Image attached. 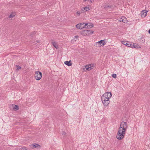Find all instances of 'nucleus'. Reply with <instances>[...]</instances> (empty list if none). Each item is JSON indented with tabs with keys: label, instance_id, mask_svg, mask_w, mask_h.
<instances>
[{
	"label": "nucleus",
	"instance_id": "obj_13",
	"mask_svg": "<svg viewBox=\"0 0 150 150\" xmlns=\"http://www.w3.org/2000/svg\"><path fill=\"white\" fill-rule=\"evenodd\" d=\"M147 11L146 10H144L141 12V15L142 16L145 17L147 15Z\"/></svg>",
	"mask_w": 150,
	"mask_h": 150
},
{
	"label": "nucleus",
	"instance_id": "obj_16",
	"mask_svg": "<svg viewBox=\"0 0 150 150\" xmlns=\"http://www.w3.org/2000/svg\"><path fill=\"white\" fill-rule=\"evenodd\" d=\"M71 61L70 60L69 61H66L64 62V63L66 65L69 66L72 65V64L71 63Z\"/></svg>",
	"mask_w": 150,
	"mask_h": 150
},
{
	"label": "nucleus",
	"instance_id": "obj_29",
	"mask_svg": "<svg viewBox=\"0 0 150 150\" xmlns=\"http://www.w3.org/2000/svg\"><path fill=\"white\" fill-rule=\"evenodd\" d=\"M149 33L150 34V29L149 30Z\"/></svg>",
	"mask_w": 150,
	"mask_h": 150
},
{
	"label": "nucleus",
	"instance_id": "obj_32",
	"mask_svg": "<svg viewBox=\"0 0 150 150\" xmlns=\"http://www.w3.org/2000/svg\"><path fill=\"white\" fill-rule=\"evenodd\" d=\"M87 0H83V1H86Z\"/></svg>",
	"mask_w": 150,
	"mask_h": 150
},
{
	"label": "nucleus",
	"instance_id": "obj_5",
	"mask_svg": "<svg viewBox=\"0 0 150 150\" xmlns=\"http://www.w3.org/2000/svg\"><path fill=\"white\" fill-rule=\"evenodd\" d=\"M119 21L120 22H122L125 23H127V22L126 18L124 16H121L120 17L119 19Z\"/></svg>",
	"mask_w": 150,
	"mask_h": 150
},
{
	"label": "nucleus",
	"instance_id": "obj_18",
	"mask_svg": "<svg viewBox=\"0 0 150 150\" xmlns=\"http://www.w3.org/2000/svg\"><path fill=\"white\" fill-rule=\"evenodd\" d=\"M52 44L53 46L56 49H57L58 48V46L57 44L55 42H52Z\"/></svg>",
	"mask_w": 150,
	"mask_h": 150
},
{
	"label": "nucleus",
	"instance_id": "obj_14",
	"mask_svg": "<svg viewBox=\"0 0 150 150\" xmlns=\"http://www.w3.org/2000/svg\"><path fill=\"white\" fill-rule=\"evenodd\" d=\"M90 10L89 8V7L86 6L84 8H82L81 10V12H85L88 11Z\"/></svg>",
	"mask_w": 150,
	"mask_h": 150
},
{
	"label": "nucleus",
	"instance_id": "obj_31",
	"mask_svg": "<svg viewBox=\"0 0 150 150\" xmlns=\"http://www.w3.org/2000/svg\"><path fill=\"white\" fill-rule=\"evenodd\" d=\"M36 44V43L35 42H34V44Z\"/></svg>",
	"mask_w": 150,
	"mask_h": 150
},
{
	"label": "nucleus",
	"instance_id": "obj_6",
	"mask_svg": "<svg viewBox=\"0 0 150 150\" xmlns=\"http://www.w3.org/2000/svg\"><path fill=\"white\" fill-rule=\"evenodd\" d=\"M93 64H90L89 65H86L85 66V69H86V71H90L93 69L92 67H93Z\"/></svg>",
	"mask_w": 150,
	"mask_h": 150
},
{
	"label": "nucleus",
	"instance_id": "obj_26",
	"mask_svg": "<svg viewBox=\"0 0 150 150\" xmlns=\"http://www.w3.org/2000/svg\"><path fill=\"white\" fill-rule=\"evenodd\" d=\"M62 134L63 135H65L66 134V132H65L63 131Z\"/></svg>",
	"mask_w": 150,
	"mask_h": 150
},
{
	"label": "nucleus",
	"instance_id": "obj_15",
	"mask_svg": "<svg viewBox=\"0 0 150 150\" xmlns=\"http://www.w3.org/2000/svg\"><path fill=\"white\" fill-rule=\"evenodd\" d=\"M132 48H141V47L140 45H139L136 44H134V43H132Z\"/></svg>",
	"mask_w": 150,
	"mask_h": 150
},
{
	"label": "nucleus",
	"instance_id": "obj_25",
	"mask_svg": "<svg viewBox=\"0 0 150 150\" xmlns=\"http://www.w3.org/2000/svg\"><path fill=\"white\" fill-rule=\"evenodd\" d=\"M80 11H78L76 12V13L79 16L80 15Z\"/></svg>",
	"mask_w": 150,
	"mask_h": 150
},
{
	"label": "nucleus",
	"instance_id": "obj_1",
	"mask_svg": "<svg viewBox=\"0 0 150 150\" xmlns=\"http://www.w3.org/2000/svg\"><path fill=\"white\" fill-rule=\"evenodd\" d=\"M126 132H124L121 129H119L118 133H117L116 137L119 140H121L122 139L125 134Z\"/></svg>",
	"mask_w": 150,
	"mask_h": 150
},
{
	"label": "nucleus",
	"instance_id": "obj_23",
	"mask_svg": "<svg viewBox=\"0 0 150 150\" xmlns=\"http://www.w3.org/2000/svg\"><path fill=\"white\" fill-rule=\"evenodd\" d=\"M112 76L114 78H115L116 77L117 75L115 74H113L112 75Z\"/></svg>",
	"mask_w": 150,
	"mask_h": 150
},
{
	"label": "nucleus",
	"instance_id": "obj_11",
	"mask_svg": "<svg viewBox=\"0 0 150 150\" xmlns=\"http://www.w3.org/2000/svg\"><path fill=\"white\" fill-rule=\"evenodd\" d=\"M113 6H106L105 7V10H109V11H112L113 10Z\"/></svg>",
	"mask_w": 150,
	"mask_h": 150
},
{
	"label": "nucleus",
	"instance_id": "obj_2",
	"mask_svg": "<svg viewBox=\"0 0 150 150\" xmlns=\"http://www.w3.org/2000/svg\"><path fill=\"white\" fill-rule=\"evenodd\" d=\"M127 127L128 126L126 122L123 121L121 122L119 129H121L124 132H126Z\"/></svg>",
	"mask_w": 150,
	"mask_h": 150
},
{
	"label": "nucleus",
	"instance_id": "obj_17",
	"mask_svg": "<svg viewBox=\"0 0 150 150\" xmlns=\"http://www.w3.org/2000/svg\"><path fill=\"white\" fill-rule=\"evenodd\" d=\"M13 107V109L15 110H16L19 109L18 106L17 105H12Z\"/></svg>",
	"mask_w": 150,
	"mask_h": 150
},
{
	"label": "nucleus",
	"instance_id": "obj_22",
	"mask_svg": "<svg viewBox=\"0 0 150 150\" xmlns=\"http://www.w3.org/2000/svg\"><path fill=\"white\" fill-rule=\"evenodd\" d=\"M87 35H90L91 30H87Z\"/></svg>",
	"mask_w": 150,
	"mask_h": 150
},
{
	"label": "nucleus",
	"instance_id": "obj_33",
	"mask_svg": "<svg viewBox=\"0 0 150 150\" xmlns=\"http://www.w3.org/2000/svg\"><path fill=\"white\" fill-rule=\"evenodd\" d=\"M38 42H37V43H38Z\"/></svg>",
	"mask_w": 150,
	"mask_h": 150
},
{
	"label": "nucleus",
	"instance_id": "obj_30",
	"mask_svg": "<svg viewBox=\"0 0 150 150\" xmlns=\"http://www.w3.org/2000/svg\"><path fill=\"white\" fill-rule=\"evenodd\" d=\"M89 1H90L91 3L92 2V1L91 0H88Z\"/></svg>",
	"mask_w": 150,
	"mask_h": 150
},
{
	"label": "nucleus",
	"instance_id": "obj_24",
	"mask_svg": "<svg viewBox=\"0 0 150 150\" xmlns=\"http://www.w3.org/2000/svg\"><path fill=\"white\" fill-rule=\"evenodd\" d=\"M39 146L38 144H35L33 145V146L35 148Z\"/></svg>",
	"mask_w": 150,
	"mask_h": 150
},
{
	"label": "nucleus",
	"instance_id": "obj_27",
	"mask_svg": "<svg viewBox=\"0 0 150 150\" xmlns=\"http://www.w3.org/2000/svg\"><path fill=\"white\" fill-rule=\"evenodd\" d=\"M79 37V36L78 35L75 36H74V38H78Z\"/></svg>",
	"mask_w": 150,
	"mask_h": 150
},
{
	"label": "nucleus",
	"instance_id": "obj_9",
	"mask_svg": "<svg viewBox=\"0 0 150 150\" xmlns=\"http://www.w3.org/2000/svg\"><path fill=\"white\" fill-rule=\"evenodd\" d=\"M112 94L111 93L108 92L104 94L102 96H104L105 97H106V98H108L109 99L112 96Z\"/></svg>",
	"mask_w": 150,
	"mask_h": 150
},
{
	"label": "nucleus",
	"instance_id": "obj_7",
	"mask_svg": "<svg viewBox=\"0 0 150 150\" xmlns=\"http://www.w3.org/2000/svg\"><path fill=\"white\" fill-rule=\"evenodd\" d=\"M122 43L124 45L127 46L128 47H132V43H131L130 42H128L126 41H122Z\"/></svg>",
	"mask_w": 150,
	"mask_h": 150
},
{
	"label": "nucleus",
	"instance_id": "obj_19",
	"mask_svg": "<svg viewBox=\"0 0 150 150\" xmlns=\"http://www.w3.org/2000/svg\"><path fill=\"white\" fill-rule=\"evenodd\" d=\"M82 33L83 34V35H87V30H83L82 32Z\"/></svg>",
	"mask_w": 150,
	"mask_h": 150
},
{
	"label": "nucleus",
	"instance_id": "obj_8",
	"mask_svg": "<svg viewBox=\"0 0 150 150\" xmlns=\"http://www.w3.org/2000/svg\"><path fill=\"white\" fill-rule=\"evenodd\" d=\"M84 26L86 28H91L93 27V25L92 23H88L85 24Z\"/></svg>",
	"mask_w": 150,
	"mask_h": 150
},
{
	"label": "nucleus",
	"instance_id": "obj_20",
	"mask_svg": "<svg viewBox=\"0 0 150 150\" xmlns=\"http://www.w3.org/2000/svg\"><path fill=\"white\" fill-rule=\"evenodd\" d=\"M15 14L14 13H12L9 16V18H13L15 16Z\"/></svg>",
	"mask_w": 150,
	"mask_h": 150
},
{
	"label": "nucleus",
	"instance_id": "obj_10",
	"mask_svg": "<svg viewBox=\"0 0 150 150\" xmlns=\"http://www.w3.org/2000/svg\"><path fill=\"white\" fill-rule=\"evenodd\" d=\"M76 27L77 28L82 29L84 27V23H82L81 24H78L76 25Z\"/></svg>",
	"mask_w": 150,
	"mask_h": 150
},
{
	"label": "nucleus",
	"instance_id": "obj_4",
	"mask_svg": "<svg viewBox=\"0 0 150 150\" xmlns=\"http://www.w3.org/2000/svg\"><path fill=\"white\" fill-rule=\"evenodd\" d=\"M35 79L37 80L40 79L42 77V73L39 71H36L34 75Z\"/></svg>",
	"mask_w": 150,
	"mask_h": 150
},
{
	"label": "nucleus",
	"instance_id": "obj_21",
	"mask_svg": "<svg viewBox=\"0 0 150 150\" xmlns=\"http://www.w3.org/2000/svg\"><path fill=\"white\" fill-rule=\"evenodd\" d=\"M16 67L17 68V71L21 69V67L19 66L16 65Z\"/></svg>",
	"mask_w": 150,
	"mask_h": 150
},
{
	"label": "nucleus",
	"instance_id": "obj_12",
	"mask_svg": "<svg viewBox=\"0 0 150 150\" xmlns=\"http://www.w3.org/2000/svg\"><path fill=\"white\" fill-rule=\"evenodd\" d=\"M101 44H102L103 45H104L105 44V42L103 40H101L97 42V44L98 45H99V46H101Z\"/></svg>",
	"mask_w": 150,
	"mask_h": 150
},
{
	"label": "nucleus",
	"instance_id": "obj_3",
	"mask_svg": "<svg viewBox=\"0 0 150 150\" xmlns=\"http://www.w3.org/2000/svg\"><path fill=\"white\" fill-rule=\"evenodd\" d=\"M105 97L104 96H102L101 100L104 105L106 107L110 103V101L108 98H106V97Z\"/></svg>",
	"mask_w": 150,
	"mask_h": 150
},
{
	"label": "nucleus",
	"instance_id": "obj_28",
	"mask_svg": "<svg viewBox=\"0 0 150 150\" xmlns=\"http://www.w3.org/2000/svg\"><path fill=\"white\" fill-rule=\"evenodd\" d=\"M93 31H92L91 30V31H90V35H91V34H92L93 33Z\"/></svg>",
	"mask_w": 150,
	"mask_h": 150
}]
</instances>
